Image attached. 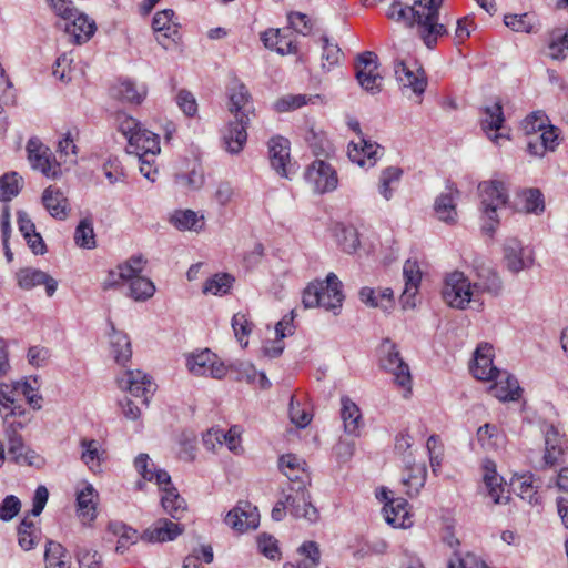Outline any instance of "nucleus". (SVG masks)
Listing matches in <instances>:
<instances>
[{"label": "nucleus", "instance_id": "nucleus-64", "mask_svg": "<svg viewBox=\"0 0 568 568\" xmlns=\"http://www.w3.org/2000/svg\"><path fill=\"white\" fill-rule=\"evenodd\" d=\"M287 20L291 26L296 32L306 36L313 29V21L312 19L297 11H292L287 14Z\"/></svg>", "mask_w": 568, "mask_h": 568}, {"label": "nucleus", "instance_id": "nucleus-16", "mask_svg": "<svg viewBox=\"0 0 568 568\" xmlns=\"http://www.w3.org/2000/svg\"><path fill=\"white\" fill-rule=\"evenodd\" d=\"M306 179L313 183L314 190L317 193L331 192L338 184L336 171L323 160H316L308 166Z\"/></svg>", "mask_w": 568, "mask_h": 568}, {"label": "nucleus", "instance_id": "nucleus-24", "mask_svg": "<svg viewBox=\"0 0 568 568\" xmlns=\"http://www.w3.org/2000/svg\"><path fill=\"white\" fill-rule=\"evenodd\" d=\"M41 201L48 213L55 220L68 219L71 206L64 192L55 185L44 189Z\"/></svg>", "mask_w": 568, "mask_h": 568}, {"label": "nucleus", "instance_id": "nucleus-2", "mask_svg": "<svg viewBox=\"0 0 568 568\" xmlns=\"http://www.w3.org/2000/svg\"><path fill=\"white\" fill-rule=\"evenodd\" d=\"M386 16L408 28H416L417 36L428 49L435 48L438 39L448 33L445 24L426 21L422 0H414L412 6H404L400 1H395L387 10Z\"/></svg>", "mask_w": 568, "mask_h": 568}, {"label": "nucleus", "instance_id": "nucleus-61", "mask_svg": "<svg viewBox=\"0 0 568 568\" xmlns=\"http://www.w3.org/2000/svg\"><path fill=\"white\" fill-rule=\"evenodd\" d=\"M524 209L527 213L539 214L544 212V197L538 189H529L524 192Z\"/></svg>", "mask_w": 568, "mask_h": 568}, {"label": "nucleus", "instance_id": "nucleus-46", "mask_svg": "<svg viewBox=\"0 0 568 568\" xmlns=\"http://www.w3.org/2000/svg\"><path fill=\"white\" fill-rule=\"evenodd\" d=\"M478 281L474 284L475 291L498 294L501 290V281L498 274L490 267L477 268Z\"/></svg>", "mask_w": 568, "mask_h": 568}, {"label": "nucleus", "instance_id": "nucleus-26", "mask_svg": "<svg viewBox=\"0 0 568 568\" xmlns=\"http://www.w3.org/2000/svg\"><path fill=\"white\" fill-rule=\"evenodd\" d=\"M470 372L479 381H493L494 376L498 375L500 371L493 365L491 345L484 343L477 346Z\"/></svg>", "mask_w": 568, "mask_h": 568}, {"label": "nucleus", "instance_id": "nucleus-14", "mask_svg": "<svg viewBox=\"0 0 568 568\" xmlns=\"http://www.w3.org/2000/svg\"><path fill=\"white\" fill-rule=\"evenodd\" d=\"M175 13L172 9H164L155 13L152 28L156 33L158 43L168 50L171 43L180 39L179 23L173 20Z\"/></svg>", "mask_w": 568, "mask_h": 568}, {"label": "nucleus", "instance_id": "nucleus-4", "mask_svg": "<svg viewBox=\"0 0 568 568\" xmlns=\"http://www.w3.org/2000/svg\"><path fill=\"white\" fill-rule=\"evenodd\" d=\"M344 294L342 282L337 275L329 273L325 281H315L307 285L303 292L302 302L306 308L323 307L326 311L339 310L343 305Z\"/></svg>", "mask_w": 568, "mask_h": 568}, {"label": "nucleus", "instance_id": "nucleus-58", "mask_svg": "<svg viewBox=\"0 0 568 568\" xmlns=\"http://www.w3.org/2000/svg\"><path fill=\"white\" fill-rule=\"evenodd\" d=\"M499 430L496 425L485 424L477 430V439L484 448H495L499 442Z\"/></svg>", "mask_w": 568, "mask_h": 568}, {"label": "nucleus", "instance_id": "nucleus-49", "mask_svg": "<svg viewBox=\"0 0 568 568\" xmlns=\"http://www.w3.org/2000/svg\"><path fill=\"white\" fill-rule=\"evenodd\" d=\"M22 178L16 172L6 173L0 178V201H11L22 186Z\"/></svg>", "mask_w": 568, "mask_h": 568}, {"label": "nucleus", "instance_id": "nucleus-18", "mask_svg": "<svg viewBox=\"0 0 568 568\" xmlns=\"http://www.w3.org/2000/svg\"><path fill=\"white\" fill-rule=\"evenodd\" d=\"M8 456L9 460L19 466L41 468L44 465V458L27 446L23 438L17 437L12 430L8 440Z\"/></svg>", "mask_w": 568, "mask_h": 568}, {"label": "nucleus", "instance_id": "nucleus-37", "mask_svg": "<svg viewBox=\"0 0 568 568\" xmlns=\"http://www.w3.org/2000/svg\"><path fill=\"white\" fill-rule=\"evenodd\" d=\"M341 416L347 434L357 436L363 425L358 406L347 397L342 398Z\"/></svg>", "mask_w": 568, "mask_h": 568}, {"label": "nucleus", "instance_id": "nucleus-27", "mask_svg": "<svg viewBox=\"0 0 568 568\" xmlns=\"http://www.w3.org/2000/svg\"><path fill=\"white\" fill-rule=\"evenodd\" d=\"M567 449V440L554 425L545 429V454L544 462L547 466H555L562 462Z\"/></svg>", "mask_w": 568, "mask_h": 568}, {"label": "nucleus", "instance_id": "nucleus-63", "mask_svg": "<svg viewBox=\"0 0 568 568\" xmlns=\"http://www.w3.org/2000/svg\"><path fill=\"white\" fill-rule=\"evenodd\" d=\"M448 568H487L486 564L471 552L464 556L455 552L454 558L448 562Z\"/></svg>", "mask_w": 568, "mask_h": 568}, {"label": "nucleus", "instance_id": "nucleus-6", "mask_svg": "<svg viewBox=\"0 0 568 568\" xmlns=\"http://www.w3.org/2000/svg\"><path fill=\"white\" fill-rule=\"evenodd\" d=\"M381 366L394 376V382L409 390L412 385V375L409 366L402 358L396 345L388 338L384 339L381 346Z\"/></svg>", "mask_w": 568, "mask_h": 568}, {"label": "nucleus", "instance_id": "nucleus-3", "mask_svg": "<svg viewBox=\"0 0 568 568\" xmlns=\"http://www.w3.org/2000/svg\"><path fill=\"white\" fill-rule=\"evenodd\" d=\"M386 16L408 28H416L417 36L428 49L435 48L438 39L448 33L445 24L426 21L422 0H414L412 6H404L400 1H395L387 10Z\"/></svg>", "mask_w": 568, "mask_h": 568}, {"label": "nucleus", "instance_id": "nucleus-42", "mask_svg": "<svg viewBox=\"0 0 568 568\" xmlns=\"http://www.w3.org/2000/svg\"><path fill=\"white\" fill-rule=\"evenodd\" d=\"M97 497L98 495L91 485L85 486L77 496L79 515L89 521L97 516Z\"/></svg>", "mask_w": 568, "mask_h": 568}, {"label": "nucleus", "instance_id": "nucleus-1", "mask_svg": "<svg viewBox=\"0 0 568 568\" xmlns=\"http://www.w3.org/2000/svg\"><path fill=\"white\" fill-rule=\"evenodd\" d=\"M227 110L233 115L223 133V142L227 152H241L247 140L246 129L254 114L252 95L246 85L239 79H233L227 87Z\"/></svg>", "mask_w": 568, "mask_h": 568}, {"label": "nucleus", "instance_id": "nucleus-43", "mask_svg": "<svg viewBox=\"0 0 568 568\" xmlns=\"http://www.w3.org/2000/svg\"><path fill=\"white\" fill-rule=\"evenodd\" d=\"M510 486L521 499L527 500L529 504L538 503L537 487L534 485L531 474H523L515 477Z\"/></svg>", "mask_w": 568, "mask_h": 568}, {"label": "nucleus", "instance_id": "nucleus-9", "mask_svg": "<svg viewBox=\"0 0 568 568\" xmlns=\"http://www.w3.org/2000/svg\"><path fill=\"white\" fill-rule=\"evenodd\" d=\"M189 371L197 376H211L222 378L226 374V366L217 359L216 354L210 349L193 353L187 357Z\"/></svg>", "mask_w": 568, "mask_h": 568}, {"label": "nucleus", "instance_id": "nucleus-31", "mask_svg": "<svg viewBox=\"0 0 568 568\" xmlns=\"http://www.w3.org/2000/svg\"><path fill=\"white\" fill-rule=\"evenodd\" d=\"M64 31L77 44L88 42L97 30L95 22L77 9V16L71 20H64Z\"/></svg>", "mask_w": 568, "mask_h": 568}, {"label": "nucleus", "instance_id": "nucleus-55", "mask_svg": "<svg viewBox=\"0 0 568 568\" xmlns=\"http://www.w3.org/2000/svg\"><path fill=\"white\" fill-rule=\"evenodd\" d=\"M13 389L21 390V393L27 398L29 405L33 409H41L42 405V396L38 394V378L34 377L32 381H23V382H17L13 385Z\"/></svg>", "mask_w": 568, "mask_h": 568}, {"label": "nucleus", "instance_id": "nucleus-33", "mask_svg": "<svg viewBox=\"0 0 568 568\" xmlns=\"http://www.w3.org/2000/svg\"><path fill=\"white\" fill-rule=\"evenodd\" d=\"M495 383L489 387V393L501 402L517 400L521 388L518 381L507 372L500 371L494 376Z\"/></svg>", "mask_w": 568, "mask_h": 568}, {"label": "nucleus", "instance_id": "nucleus-15", "mask_svg": "<svg viewBox=\"0 0 568 568\" xmlns=\"http://www.w3.org/2000/svg\"><path fill=\"white\" fill-rule=\"evenodd\" d=\"M271 166L283 178L291 179L295 172L290 158V141L283 136L272 138L268 142Z\"/></svg>", "mask_w": 568, "mask_h": 568}, {"label": "nucleus", "instance_id": "nucleus-12", "mask_svg": "<svg viewBox=\"0 0 568 568\" xmlns=\"http://www.w3.org/2000/svg\"><path fill=\"white\" fill-rule=\"evenodd\" d=\"M28 159L33 169L39 170L45 176L55 178L60 173V163L52 159L49 148L39 140L30 139L27 145Z\"/></svg>", "mask_w": 568, "mask_h": 568}, {"label": "nucleus", "instance_id": "nucleus-62", "mask_svg": "<svg viewBox=\"0 0 568 568\" xmlns=\"http://www.w3.org/2000/svg\"><path fill=\"white\" fill-rule=\"evenodd\" d=\"M146 261L142 255L132 256L125 263L120 265V276H122V280L141 276Z\"/></svg>", "mask_w": 568, "mask_h": 568}, {"label": "nucleus", "instance_id": "nucleus-25", "mask_svg": "<svg viewBox=\"0 0 568 568\" xmlns=\"http://www.w3.org/2000/svg\"><path fill=\"white\" fill-rule=\"evenodd\" d=\"M459 191L453 183H447L445 192L440 193L434 203V211L438 220L454 224L457 221L456 201Z\"/></svg>", "mask_w": 568, "mask_h": 568}, {"label": "nucleus", "instance_id": "nucleus-19", "mask_svg": "<svg viewBox=\"0 0 568 568\" xmlns=\"http://www.w3.org/2000/svg\"><path fill=\"white\" fill-rule=\"evenodd\" d=\"M184 529L183 525L168 518H159L141 534V539L151 544L172 541L181 536Z\"/></svg>", "mask_w": 568, "mask_h": 568}, {"label": "nucleus", "instance_id": "nucleus-54", "mask_svg": "<svg viewBox=\"0 0 568 568\" xmlns=\"http://www.w3.org/2000/svg\"><path fill=\"white\" fill-rule=\"evenodd\" d=\"M234 283V277L227 273H217L209 278L204 286L203 293L213 295L226 294Z\"/></svg>", "mask_w": 568, "mask_h": 568}, {"label": "nucleus", "instance_id": "nucleus-50", "mask_svg": "<svg viewBox=\"0 0 568 568\" xmlns=\"http://www.w3.org/2000/svg\"><path fill=\"white\" fill-rule=\"evenodd\" d=\"M82 454L81 460L91 469L95 470L100 467L102 453L100 452V444L95 439L83 438L80 442Z\"/></svg>", "mask_w": 568, "mask_h": 568}, {"label": "nucleus", "instance_id": "nucleus-8", "mask_svg": "<svg viewBox=\"0 0 568 568\" xmlns=\"http://www.w3.org/2000/svg\"><path fill=\"white\" fill-rule=\"evenodd\" d=\"M356 79L359 85L372 94L382 89L383 78L378 72L377 55L372 51L361 53L355 62Z\"/></svg>", "mask_w": 568, "mask_h": 568}, {"label": "nucleus", "instance_id": "nucleus-17", "mask_svg": "<svg viewBox=\"0 0 568 568\" xmlns=\"http://www.w3.org/2000/svg\"><path fill=\"white\" fill-rule=\"evenodd\" d=\"M278 467L287 479L296 485L291 490L306 488L311 483L310 475L306 470V463L294 454L282 455L278 459Z\"/></svg>", "mask_w": 568, "mask_h": 568}, {"label": "nucleus", "instance_id": "nucleus-20", "mask_svg": "<svg viewBox=\"0 0 568 568\" xmlns=\"http://www.w3.org/2000/svg\"><path fill=\"white\" fill-rule=\"evenodd\" d=\"M389 493L383 489L381 495H377V497L386 501L383 508L386 521L393 527H409L412 521L407 500L404 498H389Z\"/></svg>", "mask_w": 568, "mask_h": 568}, {"label": "nucleus", "instance_id": "nucleus-40", "mask_svg": "<svg viewBox=\"0 0 568 568\" xmlns=\"http://www.w3.org/2000/svg\"><path fill=\"white\" fill-rule=\"evenodd\" d=\"M161 504L174 520L182 519L187 509L186 501L180 496L175 487L164 488Z\"/></svg>", "mask_w": 568, "mask_h": 568}, {"label": "nucleus", "instance_id": "nucleus-10", "mask_svg": "<svg viewBox=\"0 0 568 568\" xmlns=\"http://www.w3.org/2000/svg\"><path fill=\"white\" fill-rule=\"evenodd\" d=\"M119 387L128 390L134 397H142V403L149 405L150 397L155 393L156 385L142 371H126L118 378Z\"/></svg>", "mask_w": 568, "mask_h": 568}, {"label": "nucleus", "instance_id": "nucleus-56", "mask_svg": "<svg viewBox=\"0 0 568 568\" xmlns=\"http://www.w3.org/2000/svg\"><path fill=\"white\" fill-rule=\"evenodd\" d=\"M301 554L305 555V559H303L296 568H317L321 551L316 542L306 541L304 542L300 549ZM284 568H295L294 565H285Z\"/></svg>", "mask_w": 568, "mask_h": 568}, {"label": "nucleus", "instance_id": "nucleus-21", "mask_svg": "<svg viewBox=\"0 0 568 568\" xmlns=\"http://www.w3.org/2000/svg\"><path fill=\"white\" fill-rule=\"evenodd\" d=\"M504 260L507 268L513 273H518L532 265L534 258L531 251L524 247L517 239H508L504 244Z\"/></svg>", "mask_w": 568, "mask_h": 568}, {"label": "nucleus", "instance_id": "nucleus-22", "mask_svg": "<svg viewBox=\"0 0 568 568\" xmlns=\"http://www.w3.org/2000/svg\"><path fill=\"white\" fill-rule=\"evenodd\" d=\"M16 276L20 288L29 291L36 286L44 285L49 297L55 293L58 287V282L53 277L38 268H21L17 272Z\"/></svg>", "mask_w": 568, "mask_h": 568}, {"label": "nucleus", "instance_id": "nucleus-59", "mask_svg": "<svg viewBox=\"0 0 568 568\" xmlns=\"http://www.w3.org/2000/svg\"><path fill=\"white\" fill-rule=\"evenodd\" d=\"M548 126V118L542 111L530 113L523 121V130L527 135L535 134Z\"/></svg>", "mask_w": 568, "mask_h": 568}, {"label": "nucleus", "instance_id": "nucleus-11", "mask_svg": "<svg viewBox=\"0 0 568 568\" xmlns=\"http://www.w3.org/2000/svg\"><path fill=\"white\" fill-rule=\"evenodd\" d=\"M225 524L237 532L257 528L260 524L257 507L253 506L250 501L240 500L236 506L227 513Z\"/></svg>", "mask_w": 568, "mask_h": 568}, {"label": "nucleus", "instance_id": "nucleus-57", "mask_svg": "<svg viewBox=\"0 0 568 568\" xmlns=\"http://www.w3.org/2000/svg\"><path fill=\"white\" fill-rule=\"evenodd\" d=\"M58 153L61 162L67 165H72L77 162V145L70 132L59 141Z\"/></svg>", "mask_w": 568, "mask_h": 568}, {"label": "nucleus", "instance_id": "nucleus-60", "mask_svg": "<svg viewBox=\"0 0 568 568\" xmlns=\"http://www.w3.org/2000/svg\"><path fill=\"white\" fill-rule=\"evenodd\" d=\"M175 183L190 190H199L204 184V174L202 170L194 168L189 173L176 174Z\"/></svg>", "mask_w": 568, "mask_h": 568}, {"label": "nucleus", "instance_id": "nucleus-32", "mask_svg": "<svg viewBox=\"0 0 568 568\" xmlns=\"http://www.w3.org/2000/svg\"><path fill=\"white\" fill-rule=\"evenodd\" d=\"M295 494H288L286 501L290 504V513L296 518H304L314 523L318 518L317 509L311 503V496L305 488L295 489Z\"/></svg>", "mask_w": 568, "mask_h": 568}, {"label": "nucleus", "instance_id": "nucleus-41", "mask_svg": "<svg viewBox=\"0 0 568 568\" xmlns=\"http://www.w3.org/2000/svg\"><path fill=\"white\" fill-rule=\"evenodd\" d=\"M45 568H70V557L65 548L53 540H48L44 551Z\"/></svg>", "mask_w": 568, "mask_h": 568}, {"label": "nucleus", "instance_id": "nucleus-34", "mask_svg": "<svg viewBox=\"0 0 568 568\" xmlns=\"http://www.w3.org/2000/svg\"><path fill=\"white\" fill-rule=\"evenodd\" d=\"M18 544L19 546L29 551L33 549L42 539V531L38 523L27 515L17 528Z\"/></svg>", "mask_w": 568, "mask_h": 568}, {"label": "nucleus", "instance_id": "nucleus-29", "mask_svg": "<svg viewBox=\"0 0 568 568\" xmlns=\"http://www.w3.org/2000/svg\"><path fill=\"white\" fill-rule=\"evenodd\" d=\"M379 149L377 143L361 136L358 142L352 141L348 144L347 155L353 163L372 168L376 164Z\"/></svg>", "mask_w": 568, "mask_h": 568}, {"label": "nucleus", "instance_id": "nucleus-7", "mask_svg": "<svg viewBox=\"0 0 568 568\" xmlns=\"http://www.w3.org/2000/svg\"><path fill=\"white\" fill-rule=\"evenodd\" d=\"M442 295L450 307L464 310L470 303L474 292L464 273L455 271L446 276Z\"/></svg>", "mask_w": 568, "mask_h": 568}, {"label": "nucleus", "instance_id": "nucleus-51", "mask_svg": "<svg viewBox=\"0 0 568 568\" xmlns=\"http://www.w3.org/2000/svg\"><path fill=\"white\" fill-rule=\"evenodd\" d=\"M426 480V467L424 465H412L408 467V475L403 477V484L407 487V495H417Z\"/></svg>", "mask_w": 568, "mask_h": 568}, {"label": "nucleus", "instance_id": "nucleus-38", "mask_svg": "<svg viewBox=\"0 0 568 568\" xmlns=\"http://www.w3.org/2000/svg\"><path fill=\"white\" fill-rule=\"evenodd\" d=\"M108 531L118 537L115 551L119 554H123L131 545H134L139 538H141L138 530L126 526L122 521H110Z\"/></svg>", "mask_w": 568, "mask_h": 568}, {"label": "nucleus", "instance_id": "nucleus-23", "mask_svg": "<svg viewBox=\"0 0 568 568\" xmlns=\"http://www.w3.org/2000/svg\"><path fill=\"white\" fill-rule=\"evenodd\" d=\"M161 151L159 135L142 129L134 135H130V144L126 146L129 154L136 156H151L155 158Z\"/></svg>", "mask_w": 568, "mask_h": 568}, {"label": "nucleus", "instance_id": "nucleus-30", "mask_svg": "<svg viewBox=\"0 0 568 568\" xmlns=\"http://www.w3.org/2000/svg\"><path fill=\"white\" fill-rule=\"evenodd\" d=\"M481 129L487 136L495 143H498L499 139H508V135L497 133L503 128L505 116L500 102H495L491 105H486L483 109L481 115Z\"/></svg>", "mask_w": 568, "mask_h": 568}, {"label": "nucleus", "instance_id": "nucleus-13", "mask_svg": "<svg viewBox=\"0 0 568 568\" xmlns=\"http://www.w3.org/2000/svg\"><path fill=\"white\" fill-rule=\"evenodd\" d=\"M394 69L396 80L404 93L407 90H410L419 97L425 92L427 78L425 71L420 67H417L416 64L410 67L404 61H398L395 63Z\"/></svg>", "mask_w": 568, "mask_h": 568}, {"label": "nucleus", "instance_id": "nucleus-39", "mask_svg": "<svg viewBox=\"0 0 568 568\" xmlns=\"http://www.w3.org/2000/svg\"><path fill=\"white\" fill-rule=\"evenodd\" d=\"M111 328L110 345L112 354L118 364L125 365L132 356L131 342L129 336L123 332L116 331L112 323Z\"/></svg>", "mask_w": 568, "mask_h": 568}, {"label": "nucleus", "instance_id": "nucleus-53", "mask_svg": "<svg viewBox=\"0 0 568 568\" xmlns=\"http://www.w3.org/2000/svg\"><path fill=\"white\" fill-rule=\"evenodd\" d=\"M323 42L322 52V69L328 72L341 62L343 53L336 43H332L326 36L321 38Z\"/></svg>", "mask_w": 568, "mask_h": 568}, {"label": "nucleus", "instance_id": "nucleus-5", "mask_svg": "<svg viewBox=\"0 0 568 568\" xmlns=\"http://www.w3.org/2000/svg\"><path fill=\"white\" fill-rule=\"evenodd\" d=\"M478 191L481 197L483 212L487 217L483 230L485 233L491 235L499 223L497 210L501 209L507 203V190L505 184L500 181H485L479 183Z\"/></svg>", "mask_w": 568, "mask_h": 568}, {"label": "nucleus", "instance_id": "nucleus-52", "mask_svg": "<svg viewBox=\"0 0 568 568\" xmlns=\"http://www.w3.org/2000/svg\"><path fill=\"white\" fill-rule=\"evenodd\" d=\"M74 242L83 248H94L97 245L93 224L90 219H83L74 232Z\"/></svg>", "mask_w": 568, "mask_h": 568}, {"label": "nucleus", "instance_id": "nucleus-28", "mask_svg": "<svg viewBox=\"0 0 568 568\" xmlns=\"http://www.w3.org/2000/svg\"><path fill=\"white\" fill-rule=\"evenodd\" d=\"M405 288L400 296L403 308H413L416 306L415 295L422 280V272L416 261L407 260L403 267Z\"/></svg>", "mask_w": 568, "mask_h": 568}, {"label": "nucleus", "instance_id": "nucleus-36", "mask_svg": "<svg viewBox=\"0 0 568 568\" xmlns=\"http://www.w3.org/2000/svg\"><path fill=\"white\" fill-rule=\"evenodd\" d=\"M111 95L122 102L140 104L146 95V89L144 87L138 88L130 80H120L111 88Z\"/></svg>", "mask_w": 568, "mask_h": 568}, {"label": "nucleus", "instance_id": "nucleus-45", "mask_svg": "<svg viewBox=\"0 0 568 568\" xmlns=\"http://www.w3.org/2000/svg\"><path fill=\"white\" fill-rule=\"evenodd\" d=\"M504 22L516 32L532 33L539 30V23L534 13L506 14Z\"/></svg>", "mask_w": 568, "mask_h": 568}, {"label": "nucleus", "instance_id": "nucleus-48", "mask_svg": "<svg viewBox=\"0 0 568 568\" xmlns=\"http://www.w3.org/2000/svg\"><path fill=\"white\" fill-rule=\"evenodd\" d=\"M170 222L180 231H199L202 227L196 212L192 210H176Z\"/></svg>", "mask_w": 568, "mask_h": 568}, {"label": "nucleus", "instance_id": "nucleus-44", "mask_svg": "<svg viewBox=\"0 0 568 568\" xmlns=\"http://www.w3.org/2000/svg\"><path fill=\"white\" fill-rule=\"evenodd\" d=\"M124 282L129 283V295L134 301H146L151 298L155 293L154 283L144 276H134L132 278H123Z\"/></svg>", "mask_w": 568, "mask_h": 568}, {"label": "nucleus", "instance_id": "nucleus-35", "mask_svg": "<svg viewBox=\"0 0 568 568\" xmlns=\"http://www.w3.org/2000/svg\"><path fill=\"white\" fill-rule=\"evenodd\" d=\"M359 300L369 307H381L384 311H389L394 306L393 290L386 288H372L364 286L359 290Z\"/></svg>", "mask_w": 568, "mask_h": 568}, {"label": "nucleus", "instance_id": "nucleus-47", "mask_svg": "<svg viewBox=\"0 0 568 568\" xmlns=\"http://www.w3.org/2000/svg\"><path fill=\"white\" fill-rule=\"evenodd\" d=\"M503 478L498 476L495 468H490L488 465L485 466L484 483L488 488V495L493 499L494 504H506L508 496H504V487L501 485Z\"/></svg>", "mask_w": 568, "mask_h": 568}]
</instances>
